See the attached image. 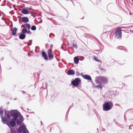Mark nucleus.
I'll list each match as a JSON object with an SVG mask.
<instances>
[{"instance_id":"obj_1","label":"nucleus","mask_w":133,"mask_h":133,"mask_svg":"<svg viewBox=\"0 0 133 133\" xmlns=\"http://www.w3.org/2000/svg\"><path fill=\"white\" fill-rule=\"evenodd\" d=\"M113 105V103L110 101L105 102L103 105V110L105 111L111 110Z\"/></svg>"},{"instance_id":"obj_2","label":"nucleus","mask_w":133,"mask_h":133,"mask_svg":"<svg viewBox=\"0 0 133 133\" xmlns=\"http://www.w3.org/2000/svg\"><path fill=\"white\" fill-rule=\"evenodd\" d=\"M103 77L100 76L97 77L95 80L96 82V85L94 86V87L98 88V89L99 88L102 90L103 86L102 85Z\"/></svg>"},{"instance_id":"obj_3","label":"nucleus","mask_w":133,"mask_h":133,"mask_svg":"<svg viewBox=\"0 0 133 133\" xmlns=\"http://www.w3.org/2000/svg\"><path fill=\"white\" fill-rule=\"evenodd\" d=\"M115 36L118 38H121L122 37V30L121 28L118 27L115 32Z\"/></svg>"},{"instance_id":"obj_4","label":"nucleus","mask_w":133,"mask_h":133,"mask_svg":"<svg viewBox=\"0 0 133 133\" xmlns=\"http://www.w3.org/2000/svg\"><path fill=\"white\" fill-rule=\"evenodd\" d=\"M81 82V80L79 78H77L72 81L71 84L74 86H77L78 85L79 83Z\"/></svg>"},{"instance_id":"obj_5","label":"nucleus","mask_w":133,"mask_h":133,"mask_svg":"<svg viewBox=\"0 0 133 133\" xmlns=\"http://www.w3.org/2000/svg\"><path fill=\"white\" fill-rule=\"evenodd\" d=\"M47 52L48 53L49 59L50 60L52 59L54 57V56L52 54V52L51 49H48Z\"/></svg>"},{"instance_id":"obj_6","label":"nucleus","mask_w":133,"mask_h":133,"mask_svg":"<svg viewBox=\"0 0 133 133\" xmlns=\"http://www.w3.org/2000/svg\"><path fill=\"white\" fill-rule=\"evenodd\" d=\"M82 77L85 79L89 80L90 81H91L92 80V79L89 75H82Z\"/></svg>"},{"instance_id":"obj_7","label":"nucleus","mask_w":133,"mask_h":133,"mask_svg":"<svg viewBox=\"0 0 133 133\" xmlns=\"http://www.w3.org/2000/svg\"><path fill=\"white\" fill-rule=\"evenodd\" d=\"M25 127L24 126H22L19 128L18 129V133H21V132L25 129Z\"/></svg>"},{"instance_id":"obj_8","label":"nucleus","mask_w":133,"mask_h":133,"mask_svg":"<svg viewBox=\"0 0 133 133\" xmlns=\"http://www.w3.org/2000/svg\"><path fill=\"white\" fill-rule=\"evenodd\" d=\"M22 22L24 23H26L29 22L28 18L27 17H24L22 18Z\"/></svg>"},{"instance_id":"obj_9","label":"nucleus","mask_w":133,"mask_h":133,"mask_svg":"<svg viewBox=\"0 0 133 133\" xmlns=\"http://www.w3.org/2000/svg\"><path fill=\"white\" fill-rule=\"evenodd\" d=\"M10 124L12 127H14L16 125L15 121L14 120H12L10 121Z\"/></svg>"},{"instance_id":"obj_10","label":"nucleus","mask_w":133,"mask_h":133,"mask_svg":"<svg viewBox=\"0 0 133 133\" xmlns=\"http://www.w3.org/2000/svg\"><path fill=\"white\" fill-rule=\"evenodd\" d=\"M17 29L16 28H14L11 30L12 34L13 36H15L16 35L17 31Z\"/></svg>"},{"instance_id":"obj_11","label":"nucleus","mask_w":133,"mask_h":133,"mask_svg":"<svg viewBox=\"0 0 133 133\" xmlns=\"http://www.w3.org/2000/svg\"><path fill=\"white\" fill-rule=\"evenodd\" d=\"M42 55L43 56L45 60H47L48 59V58L45 52L43 51L42 52Z\"/></svg>"},{"instance_id":"obj_12","label":"nucleus","mask_w":133,"mask_h":133,"mask_svg":"<svg viewBox=\"0 0 133 133\" xmlns=\"http://www.w3.org/2000/svg\"><path fill=\"white\" fill-rule=\"evenodd\" d=\"M74 74L75 72L72 70H70L68 71V74L69 75H72Z\"/></svg>"},{"instance_id":"obj_13","label":"nucleus","mask_w":133,"mask_h":133,"mask_svg":"<svg viewBox=\"0 0 133 133\" xmlns=\"http://www.w3.org/2000/svg\"><path fill=\"white\" fill-rule=\"evenodd\" d=\"M12 116L14 117L18 118V114L17 112H14L12 114Z\"/></svg>"},{"instance_id":"obj_14","label":"nucleus","mask_w":133,"mask_h":133,"mask_svg":"<svg viewBox=\"0 0 133 133\" xmlns=\"http://www.w3.org/2000/svg\"><path fill=\"white\" fill-rule=\"evenodd\" d=\"M79 59L78 58L76 57H75L74 58V62L75 63L77 64L79 62Z\"/></svg>"},{"instance_id":"obj_15","label":"nucleus","mask_w":133,"mask_h":133,"mask_svg":"<svg viewBox=\"0 0 133 133\" xmlns=\"http://www.w3.org/2000/svg\"><path fill=\"white\" fill-rule=\"evenodd\" d=\"M21 12L24 14H28V11L26 10L23 9L21 11Z\"/></svg>"},{"instance_id":"obj_16","label":"nucleus","mask_w":133,"mask_h":133,"mask_svg":"<svg viewBox=\"0 0 133 133\" xmlns=\"http://www.w3.org/2000/svg\"><path fill=\"white\" fill-rule=\"evenodd\" d=\"M108 80L105 77H103L102 82L104 83H106L108 82Z\"/></svg>"},{"instance_id":"obj_17","label":"nucleus","mask_w":133,"mask_h":133,"mask_svg":"<svg viewBox=\"0 0 133 133\" xmlns=\"http://www.w3.org/2000/svg\"><path fill=\"white\" fill-rule=\"evenodd\" d=\"M25 37V35L24 34H21L19 36V38L22 39H24Z\"/></svg>"},{"instance_id":"obj_18","label":"nucleus","mask_w":133,"mask_h":133,"mask_svg":"<svg viewBox=\"0 0 133 133\" xmlns=\"http://www.w3.org/2000/svg\"><path fill=\"white\" fill-rule=\"evenodd\" d=\"M31 28V26L29 24H25V26L24 28H28V29H29Z\"/></svg>"},{"instance_id":"obj_19","label":"nucleus","mask_w":133,"mask_h":133,"mask_svg":"<svg viewBox=\"0 0 133 133\" xmlns=\"http://www.w3.org/2000/svg\"><path fill=\"white\" fill-rule=\"evenodd\" d=\"M2 121L3 123L6 122L7 121V120L5 117H2Z\"/></svg>"},{"instance_id":"obj_20","label":"nucleus","mask_w":133,"mask_h":133,"mask_svg":"<svg viewBox=\"0 0 133 133\" xmlns=\"http://www.w3.org/2000/svg\"><path fill=\"white\" fill-rule=\"evenodd\" d=\"M4 116L5 117L8 118H10V116L9 114H6V112H5Z\"/></svg>"},{"instance_id":"obj_21","label":"nucleus","mask_w":133,"mask_h":133,"mask_svg":"<svg viewBox=\"0 0 133 133\" xmlns=\"http://www.w3.org/2000/svg\"><path fill=\"white\" fill-rule=\"evenodd\" d=\"M27 32V30L25 28H24L22 30V32L23 34L26 33Z\"/></svg>"},{"instance_id":"obj_22","label":"nucleus","mask_w":133,"mask_h":133,"mask_svg":"<svg viewBox=\"0 0 133 133\" xmlns=\"http://www.w3.org/2000/svg\"><path fill=\"white\" fill-rule=\"evenodd\" d=\"M31 29L32 30H35L36 29V27L34 25L32 26L31 27Z\"/></svg>"},{"instance_id":"obj_23","label":"nucleus","mask_w":133,"mask_h":133,"mask_svg":"<svg viewBox=\"0 0 133 133\" xmlns=\"http://www.w3.org/2000/svg\"><path fill=\"white\" fill-rule=\"evenodd\" d=\"M94 59L95 60H96V61H98V58H97V57H96V56H95L94 57Z\"/></svg>"},{"instance_id":"obj_24","label":"nucleus","mask_w":133,"mask_h":133,"mask_svg":"<svg viewBox=\"0 0 133 133\" xmlns=\"http://www.w3.org/2000/svg\"><path fill=\"white\" fill-rule=\"evenodd\" d=\"M73 47L76 48L77 47V45L76 44H72Z\"/></svg>"},{"instance_id":"obj_25","label":"nucleus","mask_w":133,"mask_h":133,"mask_svg":"<svg viewBox=\"0 0 133 133\" xmlns=\"http://www.w3.org/2000/svg\"><path fill=\"white\" fill-rule=\"evenodd\" d=\"M16 123H17V124H20L21 123L20 122V121H17Z\"/></svg>"},{"instance_id":"obj_26","label":"nucleus","mask_w":133,"mask_h":133,"mask_svg":"<svg viewBox=\"0 0 133 133\" xmlns=\"http://www.w3.org/2000/svg\"><path fill=\"white\" fill-rule=\"evenodd\" d=\"M27 34H31V32L29 30H28V31H27Z\"/></svg>"},{"instance_id":"obj_27","label":"nucleus","mask_w":133,"mask_h":133,"mask_svg":"<svg viewBox=\"0 0 133 133\" xmlns=\"http://www.w3.org/2000/svg\"><path fill=\"white\" fill-rule=\"evenodd\" d=\"M17 118L14 117V118H13V119L15 121H16V120Z\"/></svg>"},{"instance_id":"obj_28","label":"nucleus","mask_w":133,"mask_h":133,"mask_svg":"<svg viewBox=\"0 0 133 133\" xmlns=\"http://www.w3.org/2000/svg\"><path fill=\"white\" fill-rule=\"evenodd\" d=\"M25 24H24V25H22V26H21V27H23L24 28H25Z\"/></svg>"},{"instance_id":"obj_29","label":"nucleus","mask_w":133,"mask_h":133,"mask_svg":"<svg viewBox=\"0 0 133 133\" xmlns=\"http://www.w3.org/2000/svg\"><path fill=\"white\" fill-rule=\"evenodd\" d=\"M53 46V45L52 44L50 45V47H51V48L50 49H51L52 48V47Z\"/></svg>"},{"instance_id":"obj_30","label":"nucleus","mask_w":133,"mask_h":133,"mask_svg":"<svg viewBox=\"0 0 133 133\" xmlns=\"http://www.w3.org/2000/svg\"><path fill=\"white\" fill-rule=\"evenodd\" d=\"M23 133H27L25 131H23Z\"/></svg>"},{"instance_id":"obj_31","label":"nucleus","mask_w":133,"mask_h":133,"mask_svg":"<svg viewBox=\"0 0 133 133\" xmlns=\"http://www.w3.org/2000/svg\"><path fill=\"white\" fill-rule=\"evenodd\" d=\"M129 14L130 15H132V13H129Z\"/></svg>"},{"instance_id":"obj_32","label":"nucleus","mask_w":133,"mask_h":133,"mask_svg":"<svg viewBox=\"0 0 133 133\" xmlns=\"http://www.w3.org/2000/svg\"><path fill=\"white\" fill-rule=\"evenodd\" d=\"M99 1H100V0H99Z\"/></svg>"},{"instance_id":"obj_33","label":"nucleus","mask_w":133,"mask_h":133,"mask_svg":"<svg viewBox=\"0 0 133 133\" xmlns=\"http://www.w3.org/2000/svg\"><path fill=\"white\" fill-rule=\"evenodd\" d=\"M132 32H133V31H132Z\"/></svg>"},{"instance_id":"obj_34","label":"nucleus","mask_w":133,"mask_h":133,"mask_svg":"<svg viewBox=\"0 0 133 133\" xmlns=\"http://www.w3.org/2000/svg\"><path fill=\"white\" fill-rule=\"evenodd\" d=\"M17 133H18V132Z\"/></svg>"}]
</instances>
